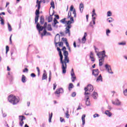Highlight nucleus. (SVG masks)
<instances>
[{"label": "nucleus", "mask_w": 127, "mask_h": 127, "mask_svg": "<svg viewBox=\"0 0 127 127\" xmlns=\"http://www.w3.org/2000/svg\"><path fill=\"white\" fill-rule=\"evenodd\" d=\"M61 64H62V69L63 74H66L67 71V63H69V60L68 57H64V59L63 60V55L60 57Z\"/></svg>", "instance_id": "1"}, {"label": "nucleus", "mask_w": 127, "mask_h": 127, "mask_svg": "<svg viewBox=\"0 0 127 127\" xmlns=\"http://www.w3.org/2000/svg\"><path fill=\"white\" fill-rule=\"evenodd\" d=\"M99 61V66H102L103 62L105 61V58L108 57V56L106 55V51H103L102 52H99L97 54Z\"/></svg>", "instance_id": "2"}, {"label": "nucleus", "mask_w": 127, "mask_h": 127, "mask_svg": "<svg viewBox=\"0 0 127 127\" xmlns=\"http://www.w3.org/2000/svg\"><path fill=\"white\" fill-rule=\"evenodd\" d=\"M8 101L12 105H16L19 102V98L14 95H10L8 97Z\"/></svg>", "instance_id": "3"}, {"label": "nucleus", "mask_w": 127, "mask_h": 127, "mask_svg": "<svg viewBox=\"0 0 127 127\" xmlns=\"http://www.w3.org/2000/svg\"><path fill=\"white\" fill-rule=\"evenodd\" d=\"M84 90L85 91V92L84 93L85 95H90V93L89 92H93V91L94 90V87H93V85H92L91 84H89L87 85V87H85L84 88Z\"/></svg>", "instance_id": "4"}, {"label": "nucleus", "mask_w": 127, "mask_h": 127, "mask_svg": "<svg viewBox=\"0 0 127 127\" xmlns=\"http://www.w3.org/2000/svg\"><path fill=\"white\" fill-rule=\"evenodd\" d=\"M40 9V5H39L38 6L37 9L35 11V23L37 24L38 22V18H39V14H40V12L39 11Z\"/></svg>", "instance_id": "5"}, {"label": "nucleus", "mask_w": 127, "mask_h": 127, "mask_svg": "<svg viewBox=\"0 0 127 127\" xmlns=\"http://www.w3.org/2000/svg\"><path fill=\"white\" fill-rule=\"evenodd\" d=\"M64 93V90L62 88H58L55 92V94L58 98L60 97V94H63Z\"/></svg>", "instance_id": "6"}, {"label": "nucleus", "mask_w": 127, "mask_h": 127, "mask_svg": "<svg viewBox=\"0 0 127 127\" xmlns=\"http://www.w3.org/2000/svg\"><path fill=\"white\" fill-rule=\"evenodd\" d=\"M70 75L71 76V79L72 82H75V80H76V75H75V72H74V69L72 68Z\"/></svg>", "instance_id": "7"}, {"label": "nucleus", "mask_w": 127, "mask_h": 127, "mask_svg": "<svg viewBox=\"0 0 127 127\" xmlns=\"http://www.w3.org/2000/svg\"><path fill=\"white\" fill-rule=\"evenodd\" d=\"M105 67L109 74H114V72L112 71V67H111V65L106 64H105Z\"/></svg>", "instance_id": "8"}, {"label": "nucleus", "mask_w": 127, "mask_h": 127, "mask_svg": "<svg viewBox=\"0 0 127 127\" xmlns=\"http://www.w3.org/2000/svg\"><path fill=\"white\" fill-rule=\"evenodd\" d=\"M36 28H37V29H38L39 33H40V31H42L43 29L44 30V29H45L44 28V27L40 26V24H39V23H37Z\"/></svg>", "instance_id": "9"}, {"label": "nucleus", "mask_w": 127, "mask_h": 127, "mask_svg": "<svg viewBox=\"0 0 127 127\" xmlns=\"http://www.w3.org/2000/svg\"><path fill=\"white\" fill-rule=\"evenodd\" d=\"M85 99H86V101H85V104L86 105V106H89L90 105V98L89 97V95H85Z\"/></svg>", "instance_id": "10"}, {"label": "nucleus", "mask_w": 127, "mask_h": 127, "mask_svg": "<svg viewBox=\"0 0 127 127\" xmlns=\"http://www.w3.org/2000/svg\"><path fill=\"white\" fill-rule=\"evenodd\" d=\"M112 103L113 105H115V106H121V104L120 100H119V99H116L115 100V101H112Z\"/></svg>", "instance_id": "11"}, {"label": "nucleus", "mask_w": 127, "mask_h": 127, "mask_svg": "<svg viewBox=\"0 0 127 127\" xmlns=\"http://www.w3.org/2000/svg\"><path fill=\"white\" fill-rule=\"evenodd\" d=\"M96 16H97V14L96 13V10L93 9L92 10V21H96Z\"/></svg>", "instance_id": "12"}, {"label": "nucleus", "mask_w": 127, "mask_h": 127, "mask_svg": "<svg viewBox=\"0 0 127 127\" xmlns=\"http://www.w3.org/2000/svg\"><path fill=\"white\" fill-rule=\"evenodd\" d=\"M57 23H59V22L57 20L56 18H54V23L52 24L53 26L56 28H58V25H56Z\"/></svg>", "instance_id": "13"}, {"label": "nucleus", "mask_w": 127, "mask_h": 127, "mask_svg": "<svg viewBox=\"0 0 127 127\" xmlns=\"http://www.w3.org/2000/svg\"><path fill=\"white\" fill-rule=\"evenodd\" d=\"M92 75H93V76H95V77H97V76L99 75V69H93L92 70Z\"/></svg>", "instance_id": "14"}, {"label": "nucleus", "mask_w": 127, "mask_h": 127, "mask_svg": "<svg viewBox=\"0 0 127 127\" xmlns=\"http://www.w3.org/2000/svg\"><path fill=\"white\" fill-rule=\"evenodd\" d=\"M79 10L82 13L83 12V10H84V4L83 3H80L79 4Z\"/></svg>", "instance_id": "15"}, {"label": "nucleus", "mask_w": 127, "mask_h": 127, "mask_svg": "<svg viewBox=\"0 0 127 127\" xmlns=\"http://www.w3.org/2000/svg\"><path fill=\"white\" fill-rule=\"evenodd\" d=\"M96 82L99 83V82H103V77H102V75H100L96 79Z\"/></svg>", "instance_id": "16"}, {"label": "nucleus", "mask_w": 127, "mask_h": 127, "mask_svg": "<svg viewBox=\"0 0 127 127\" xmlns=\"http://www.w3.org/2000/svg\"><path fill=\"white\" fill-rule=\"evenodd\" d=\"M87 36V33L85 32L84 33V35L83 37V38H82V43H85V42H86V41L87 40L86 39V37Z\"/></svg>", "instance_id": "17"}, {"label": "nucleus", "mask_w": 127, "mask_h": 127, "mask_svg": "<svg viewBox=\"0 0 127 127\" xmlns=\"http://www.w3.org/2000/svg\"><path fill=\"white\" fill-rule=\"evenodd\" d=\"M92 96V98L95 100H97V99H98V93L97 92H94Z\"/></svg>", "instance_id": "18"}, {"label": "nucleus", "mask_w": 127, "mask_h": 127, "mask_svg": "<svg viewBox=\"0 0 127 127\" xmlns=\"http://www.w3.org/2000/svg\"><path fill=\"white\" fill-rule=\"evenodd\" d=\"M85 118H86V115L83 114L81 117V120L82 121V126H84L85 124Z\"/></svg>", "instance_id": "19"}, {"label": "nucleus", "mask_w": 127, "mask_h": 127, "mask_svg": "<svg viewBox=\"0 0 127 127\" xmlns=\"http://www.w3.org/2000/svg\"><path fill=\"white\" fill-rule=\"evenodd\" d=\"M54 14V13L52 14V15H50V16L48 17V22H51L52 20H53V18H52V16Z\"/></svg>", "instance_id": "20"}, {"label": "nucleus", "mask_w": 127, "mask_h": 127, "mask_svg": "<svg viewBox=\"0 0 127 127\" xmlns=\"http://www.w3.org/2000/svg\"><path fill=\"white\" fill-rule=\"evenodd\" d=\"M25 117L24 116L21 115L19 116V120L20 122H23V120H25Z\"/></svg>", "instance_id": "21"}, {"label": "nucleus", "mask_w": 127, "mask_h": 127, "mask_svg": "<svg viewBox=\"0 0 127 127\" xmlns=\"http://www.w3.org/2000/svg\"><path fill=\"white\" fill-rule=\"evenodd\" d=\"M105 115H107L108 117H111L112 116V113L110 112L109 110H107L105 112Z\"/></svg>", "instance_id": "22"}, {"label": "nucleus", "mask_w": 127, "mask_h": 127, "mask_svg": "<svg viewBox=\"0 0 127 127\" xmlns=\"http://www.w3.org/2000/svg\"><path fill=\"white\" fill-rule=\"evenodd\" d=\"M41 2H42V0H41L40 1H39V0H37V5H36V7H37V6H39L41 7Z\"/></svg>", "instance_id": "23"}, {"label": "nucleus", "mask_w": 127, "mask_h": 127, "mask_svg": "<svg viewBox=\"0 0 127 127\" xmlns=\"http://www.w3.org/2000/svg\"><path fill=\"white\" fill-rule=\"evenodd\" d=\"M46 79H47V73L44 72L42 76V80H46Z\"/></svg>", "instance_id": "24"}, {"label": "nucleus", "mask_w": 127, "mask_h": 127, "mask_svg": "<svg viewBox=\"0 0 127 127\" xmlns=\"http://www.w3.org/2000/svg\"><path fill=\"white\" fill-rule=\"evenodd\" d=\"M26 77H25V76L24 75H22V79H21V81L22 83H25L26 82Z\"/></svg>", "instance_id": "25"}, {"label": "nucleus", "mask_w": 127, "mask_h": 127, "mask_svg": "<svg viewBox=\"0 0 127 127\" xmlns=\"http://www.w3.org/2000/svg\"><path fill=\"white\" fill-rule=\"evenodd\" d=\"M40 23L41 24H43L44 23V17H43V16L40 17Z\"/></svg>", "instance_id": "26"}, {"label": "nucleus", "mask_w": 127, "mask_h": 127, "mask_svg": "<svg viewBox=\"0 0 127 127\" xmlns=\"http://www.w3.org/2000/svg\"><path fill=\"white\" fill-rule=\"evenodd\" d=\"M73 88H74V85H73V83H69L68 86L69 91H71V89H73Z\"/></svg>", "instance_id": "27"}, {"label": "nucleus", "mask_w": 127, "mask_h": 127, "mask_svg": "<svg viewBox=\"0 0 127 127\" xmlns=\"http://www.w3.org/2000/svg\"><path fill=\"white\" fill-rule=\"evenodd\" d=\"M51 35V33H50V32H47V31H46V29H44V35Z\"/></svg>", "instance_id": "28"}, {"label": "nucleus", "mask_w": 127, "mask_h": 127, "mask_svg": "<svg viewBox=\"0 0 127 127\" xmlns=\"http://www.w3.org/2000/svg\"><path fill=\"white\" fill-rule=\"evenodd\" d=\"M53 116V113H51V115L49 114V123H51V120H52V116Z\"/></svg>", "instance_id": "29"}, {"label": "nucleus", "mask_w": 127, "mask_h": 127, "mask_svg": "<svg viewBox=\"0 0 127 127\" xmlns=\"http://www.w3.org/2000/svg\"><path fill=\"white\" fill-rule=\"evenodd\" d=\"M47 29L49 31H52V27H51V24H49L48 25Z\"/></svg>", "instance_id": "30"}, {"label": "nucleus", "mask_w": 127, "mask_h": 127, "mask_svg": "<svg viewBox=\"0 0 127 127\" xmlns=\"http://www.w3.org/2000/svg\"><path fill=\"white\" fill-rule=\"evenodd\" d=\"M7 25H8V31L9 32L12 31V28L11 27V26L10 25V24H9V23H7Z\"/></svg>", "instance_id": "31"}, {"label": "nucleus", "mask_w": 127, "mask_h": 127, "mask_svg": "<svg viewBox=\"0 0 127 127\" xmlns=\"http://www.w3.org/2000/svg\"><path fill=\"white\" fill-rule=\"evenodd\" d=\"M65 34H68V36H70L71 33H70V30L68 29H65Z\"/></svg>", "instance_id": "32"}, {"label": "nucleus", "mask_w": 127, "mask_h": 127, "mask_svg": "<svg viewBox=\"0 0 127 127\" xmlns=\"http://www.w3.org/2000/svg\"><path fill=\"white\" fill-rule=\"evenodd\" d=\"M57 50L59 52L60 57H61V56H62V55H62V52L61 51V49L58 47L57 48Z\"/></svg>", "instance_id": "33"}, {"label": "nucleus", "mask_w": 127, "mask_h": 127, "mask_svg": "<svg viewBox=\"0 0 127 127\" xmlns=\"http://www.w3.org/2000/svg\"><path fill=\"white\" fill-rule=\"evenodd\" d=\"M68 54H69L68 53V51H64V57H68Z\"/></svg>", "instance_id": "34"}, {"label": "nucleus", "mask_w": 127, "mask_h": 127, "mask_svg": "<svg viewBox=\"0 0 127 127\" xmlns=\"http://www.w3.org/2000/svg\"><path fill=\"white\" fill-rule=\"evenodd\" d=\"M65 117L66 119H69V118H70V115H69V111H66V112L65 113Z\"/></svg>", "instance_id": "35"}, {"label": "nucleus", "mask_w": 127, "mask_h": 127, "mask_svg": "<svg viewBox=\"0 0 127 127\" xmlns=\"http://www.w3.org/2000/svg\"><path fill=\"white\" fill-rule=\"evenodd\" d=\"M51 5L53 7V9H54V8H55V4L54 3V1H52L51 2Z\"/></svg>", "instance_id": "36"}, {"label": "nucleus", "mask_w": 127, "mask_h": 127, "mask_svg": "<svg viewBox=\"0 0 127 127\" xmlns=\"http://www.w3.org/2000/svg\"><path fill=\"white\" fill-rule=\"evenodd\" d=\"M114 20V19H113V18L112 17H110V18H109L108 19H107V21H108V22H113Z\"/></svg>", "instance_id": "37"}, {"label": "nucleus", "mask_w": 127, "mask_h": 127, "mask_svg": "<svg viewBox=\"0 0 127 127\" xmlns=\"http://www.w3.org/2000/svg\"><path fill=\"white\" fill-rule=\"evenodd\" d=\"M65 20H66V18H64L61 20L60 22H62V23H63L64 24H65V23H66Z\"/></svg>", "instance_id": "38"}, {"label": "nucleus", "mask_w": 127, "mask_h": 127, "mask_svg": "<svg viewBox=\"0 0 127 127\" xmlns=\"http://www.w3.org/2000/svg\"><path fill=\"white\" fill-rule=\"evenodd\" d=\"M52 75V74H51V71H50L49 76V82H50V81H51Z\"/></svg>", "instance_id": "39"}, {"label": "nucleus", "mask_w": 127, "mask_h": 127, "mask_svg": "<svg viewBox=\"0 0 127 127\" xmlns=\"http://www.w3.org/2000/svg\"><path fill=\"white\" fill-rule=\"evenodd\" d=\"M119 45H126V44H127V43H126V42H121V43H118Z\"/></svg>", "instance_id": "40"}, {"label": "nucleus", "mask_w": 127, "mask_h": 127, "mask_svg": "<svg viewBox=\"0 0 127 127\" xmlns=\"http://www.w3.org/2000/svg\"><path fill=\"white\" fill-rule=\"evenodd\" d=\"M71 14H72V13L71 12V11H69L68 13V15H67V18H70L71 17Z\"/></svg>", "instance_id": "41"}, {"label": "nucleus", "mask_w": 127, "mask_h": 127, "mask_svg": "<svg viewBox=\"0 0 127 127\" xmlns=\"http://www.w3.org/2000/svg\"><path fill=\"white\" fill-rule=\"evenodd\" d=\"M107 16H112V12L111 11L107 12Z\"/></svg>", "instance_id": "42"}, {"label": "nucleus", "mask_w": 127, "mask_h": 127, "mask_svg": "<svg viewBox=\"0 0 127 127\" xmlns=\"http://www.w3.org/2000/svg\"><path fill=\"white\" fill-rule=\"evenodd\" d=\"M109 33H111V30H110L109 29H107V30H106V35L107 36H109Z\"/></svg>", "instance_id": "43"}, {"label": "nucleus", "mask_w": 127, "mask_h": 127, "mask_svg": "<svg viewBox=\"0 0 127 127\" xmlns=\"http://www.w3.org/2000/svg\"><path fill=\"white\" fill-rule=\"evenodd\" d=\"M71 27H72V26L71 25H68L66 26L65 29H69L70 30V28H71Z\"/></svg>", "instance_id": "44"}, {"label": "nucleus", "mask_w": 127, "mask_h": 127, "mask_svg": "<svg viewBox=\"0 0 127 127\" xmlns=\"http://www.w3.org/2000/svg\"><path fill=\"white\" fill-rule=\"evenodd\" d=\"M100 117V115L98 114H95L93 115V118H99Z\"/></svg>", "instance_id": "45"}, {"label": "nucleus", "mask_w": 127, "mask_h": 127, "mask_svg": "<svg viewBox=\"0 0 127 127\" xmlns=\"http://www.w3.org/2000/svg\"><path fill=\"white\" fill-rule=\"evenodd\" d=\"M9 51V47L8 46H6V54H7V52Z\"/></svg>", "instance_id": "46"}, {"label": "nucleus", "mask_w": 127, "mask_h": 127, "mask_svg": "<svg viewBox=\"0 0 127 127\" xmlns=\"http://www.w3.org/2000/svg\"><path fill=\"white\" fill-rule=\"evenodd\" d=\"M90 59H91V61L92 62H95V58H94V57L90 56Z\"/></svg>", "instance_id": "47"}, {"label": "nucleus", "mask_w": 127, "mask_h": 127, "mask_svg": "<svg viewBox=\"0 0 127 127\" xmlns=\"http://www.w3.org/2000/svg\"><path fill=\"white\" fill-rule=\"evenodd\" d=\"M123 93L125 95V96H127V89H125L124 91H123Z\"/></svg>", "instance_id": "48"}, {"label": "nucleus", "mask_w": 127, "mask_h": 127, "mask_svg": "<svg viewBox=\"0 0 127 127\" xmlns=\"http://www.w3.org/2000/svg\"><path fill=\"white\" fill-rule=\"evenodd\" d=\"M2 117L3 118H6L7 115H6V113H3L2 111Z\"/></svg>", "instance_id": "49"}, {"label": "nucleus", "mask_w": 127, "mask_h": 127, "mask_svg": "<svg viewBox=\"0 0 127 127\" xmlns=\"http://www.w3.org/2000/svg\"><path fill=\"white\" fill-rule=\"evenodd\" d=\"M24 124V122L23 121L19 122V126H20V127H22V126H23Z\"/></svg>", "instance_id": "50"}, {"label": "nucleus", "mask_w": 127, "mask_h": 127, "mask_svg": "<svg viewBox=\"0 0 127 127\" xmlns=\"http://www.w3.org/2000/svg\"><path fill=\"white\" fill-rule=\"evenodd\" d=\"M73 14H74V17H76V9H73Z\"/></svg>", "instance_id": "51"}, {"label": "nucleus", "mask_w": 127, "mask_h": 127, "mask_svg": "<svg viewBox=\"0 0 127 127\" xmlns=\"http://www.w3.org/2000/svg\"><path fill=\"white\" fill-rule=\"evenodd\" d=\"M23 73H25V72H28V68H25L23 70Z\"/></svg>", "instance_id": "52"}, {"label": "nucleus", "mask_w": 127, "mask_h": 127, "mask_svg": "<svg viewBox=\"0 0 127 127\" xmlns=\"http://www.w3.org/2000/svg\"><path fill=\"white\" fill-rule=\"evenodd\" d=\"M0 21L1 22V24H2V25H3V24H4V20H3V19H1Z\"/></svg>", "instance_id": "53"}, {"label": "nucleus", "mask_w": 127, "mask_h": 127, "mask_svg": "<svg viewBox=\"0 0 127 127\" xmlns=\"http://www.w3.org/2000/svg\"><path fill=\"white\" fill-rule=\"evenodd\" d=\"M71 24H72V21H68L66 23V24H67V25H71Z\"/></svg>", "instance_id": "54"}, {"label": "nucleus", "mask_w": 127, "mask_h": 127, "mask_svg": "<svg viewBox=\"0 0 127 127\" xmlns=\"http://www.w3.org/2000/svg\"><path fill=\"white\" fill-rule=\"evenodd\" d=\"M60 121L61 123H63V122H64V123H65V121L64 120V119H63V118H62V117L60 118Z\"/></svg>", "instance_id": "55"}, {"label": "nucleus", "mask_w": 127, "mask_h": 127, "mask_svg": "<svg viewBox=\"0 0 127 127\" xmlns=\"http://www.w3.org/2000/svg\"><path fill=\"white\" fill-rule=\"evenodd\" d=\"M73 9H74V7L73 6V5H71L70 8V11H73Z\"/></svg>", "instance_id": "56"}, {"label": "nucleus", "mask_w": 127, "mask_h": 127, "mask_svg": "<svg viewBox=\"0 0 127 127\" xmlns=\"http://www.w3.org/2000/svg\"><path fill=\"white\" fill-rule=\"evenodd\" d=\"M12 36V35H11L9 38V41H10V44H12V41H11V37Z\"/></svg>", "instance_id": "57"}, {"label": "nucleus", "mask_w": 127, "mask_h": 127, "mask_svg": "<svg viewBox=\"0 0 127 127\" xmlns=\"http://www.w3.org/2000/svg\"><path fill=\"white\" fill-rule=\"evenodd\" d=\"M31 77H33V78H35L36 77V75H35L34 73L31 74Z\"/></svg>", "instance_id": "58"}, {"label": "nucleus", "mask_w": 127, "mask_h": 127, "mask_svg": "<svg viewBox=\"0 0 127 127\" xmlns=\"http://www.w3.org/2000/svg\"><path fill=\"white\" fill-rule=\"evenodd\" d=\"M45 29H46V27H47V23L46 22L44 23V26H43Z\"/></svg>", "instance_id": "59"}, {"label": "nucleus", "mask_w": 127, "mask_h": 127, "mask_svg": "<svg viewBox=\"0 0 127 127\" xmlns=\"http://www.w3.org/2000/svg\"><path fill=\"white\" fill-rule=\"evenodd\" d=\"M71 96L72 97H76V92H73L72 94H71Z\"/></svg>", "instance_id": "60"}, {"label": "nucleus", "mask_w": 127, "mask_h": 127, "mask_svg": "<svg viewBox=\"0 0 127 127\" xmlns=\"http://www.w3.org/2000/svg\"><path fill=\"white\" fill-rule=\"evenodd\" d=\"M7 10L10 14H11V11L9 9V8H7Z\"/></svg>", "instance_id": "61"}, {"label": "nucleus", "mask_w": 127, "mask_h": 127, "mask_svg": "<svg viewBox=\"0 0 127 127\" xmlns=\"http://www.w3.org/2000/svg\"><path fill=\"white\" fill-rule=\"evenodd\" d=\"M62 39L63 41H65V42H67V39L62 38Z\"/></svg>", "instance_id": "62"}, {"label": "nucleus", "mask_w": 127, "mask_h": 127, "mask_svg": "<svg viewBox=\"0 0 127 127\" xmlns=\"http://www.w3.org/2000/svg\"><path fill=\"white\" fill-rule=\"evenodd\" d=\"M59 46H63V42H61L59 44Z\"/></svg>", "instance_id": "63"}, {"label": "nucleus", "mask_w": 127, "mask_h": 127, "mask_svg": "<svg viewBox=\"0 0 127 127\" xmlns=\"http://www.w3.org/2000/svg\"><path fill=\"white\" fill-rule=\"evenodd\" d=\"M56 87H57V85L56 84V83H54V90H55V89H56Z\"/></svg>", "instance_id": "64"}]
</instances>
